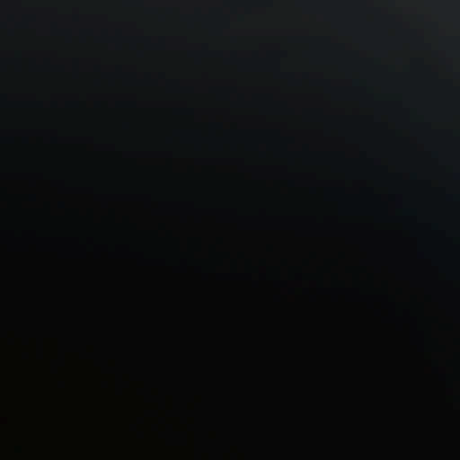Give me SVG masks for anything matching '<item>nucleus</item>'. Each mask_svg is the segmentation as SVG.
Here are the masks:
<instances>
[{
  "instance_id": "nucleus-3",
  "label": "nucleus",
  "mask_w": 460,
  "mask_h": 460,
  "mask_svg": "<svg viewBox=\"0 0 460 460\" xmlns=\"http://www.w3.org/2000/svg\"><path fill=\"white\" fill-rule=\"evenodd\" d=\"M22 335H23V338H24V341L26 343H28V335H27V332H25V330H22Z\"/></svg>"
},
{
  "instance_id": "nucleus-2",
  "label": "nucleus",
  "mask_w": 460,
  "mask_h": 460,
  "mask_svg": "<svg viewBox=\"0 0 460 460\" xmlns=\"http://www.w3.org/2000/svg\"><path fill=\"white\" fill-rule=\"evenodd\" d=\"M22 358H23L24 361L28 362V361H29V359H30V355H29V353H28L27 351H24V352L22 353Z\"/></svg>"
},
{
  "instance_id": "nucleus-1",
  "label": "nucleus",
  "mask_w": 460,
  "mask_h": 460,
  "mask_svg": "<svg viewBox=\"0 0 460 460\" xmlns=\"http://www.w3.org/2000/svg\"><path fill=\"white\" fill-rule=\"evenodd\" d=\"M20 438L17 447L20 460H31V425H20Z\"/></svg>"
}]
</instances>
